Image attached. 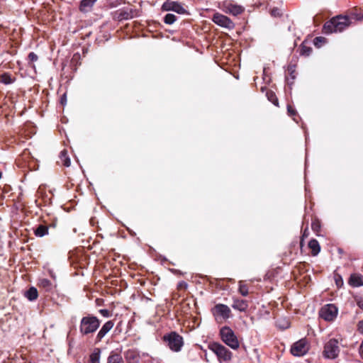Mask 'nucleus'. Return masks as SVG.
<instances>
[{
    "instance_id": "obj_1",
    "label": "nucleus",
    "mask_w": 363,
    "mask_h": 363,
    "mask_svg": "<svg viewBox=\"0 0 363 363\" xmlns=\"http://www.w3.org/2000/svg\"><path fill=\"white\" fill-rule=\"evenodd\" d=\"M350 16H337L327 21L323 27V33L328 35L333 33H340L350 24Z\"/></svg>"
},
{
    "instance_id": "obj_2",
    "label": "nucleus",
    "mask_w": 363,
    "mask_h": 363,
    "mask_svg": "<svg viewBox=\"0 0 363 363\" xmlns=\"http://www.w3.org/2000/svg\"><path fill=\"white\" fill-rule=\"evenodd\" d=\"M101 324L100 320L95 315L88 314L82 318L79 323V333L83 336L94 333Z\"/></svg>"
},
{
    "instance_id": "obj_3",
    "label": "nucleus",
    "mask_w": 363,
    "mask_h": 363,
    "mask_svg": "<svg viewBox=\"0 0 363 363\" xmlns=\"http://www.w3.org/2000/svg\"><path fill=\"white\" fill-rule=\"evenodd\" d=\"M162 339L172 352H179L182 350L184 345V339L177 332L172 331L167 333L163 336Z\"/></svg>"
},
{
    "instance_id": "obj_4",
    "label": "nucleus",
    "mask_w": 363,
    "mask_h": 363,
    "mask_svg": "<svg viewBox=\"0 0 363 363\" xmlns=\"http://www.w3.org/2000/svg\"><path fill=\"white\" fill-rule=\"evenodd\" d=\"M220 336L222 341L233 350L239 348L240 343L234 331L228 326L220 329Z\"/></svg>"
},
{
    "instance_id": "obj_5",
    "label": "nucleus",
    "mask_w": 363,
    "mask_h": 363,
    "mask_svg": "<svg viewBox=\"0 0 363 363\" xmlns=\"http://www.w3.org/2000/svg\"><path fill=\"white\" fill-rule=\"evenodd\" d=\"M208 349L216 355L220 363L228 362L232 358V352L220 343L211 342Z\"/></svg>"
},
{
    "instance_id": "obj_6",
    "label": "nucleus",
    "mask_w": 363,
    "mask_h": 363,
    "mask_svg": "<svg viewBox=\"0 0 363 363\" xmlns=\"http://www.w3.org/2000/svg\"><path fill=\"white\" fill-rule=\"evenodd\" d=\"M340 353L339 342L337 340L332 338L324 346L323 357L326 359H334Z\"/></svg>"
},
{
    "instance_id": "obj_7",
    "label": "nucleus",
    "mask_w": 363,
    "mask_h": 363,
    "mask_svg": "<svg viewBox=\"0 0 363 363\" xmlns=\"http://www.w3.org/2000/svg\"><path fill=\"white\" fill-rule=\"evenodd\" d=\"M338 308L335 305L328 303L323 306L319 311V316L325 321H333L337 315Z\"/></svg>"
},
{
    "instance_id": "obj_8",
    "label": "nucleus",
    "mask_w": 363,
    "mask_h": 363,
    "mask_svg": "<svg viewBox=\"0 0 363 363\" xmlns=\"http://www.w3.org/2000/svg\"><path fill=\"white\" fill-rule=\"evenodd\" d=\"M219 8L225 13L236 16L241 14L245 9L242 6L233 3V1H222L219 4Z\"/></svg>"
},
{
    "instance_id": "obj_9",
    "label": "nucleus",
    "mask_w": 363,
    "mask_h": 363,
    "mask_svg": "<svg viewBox=\"0 0 363 363\" xmlns=\"http://www.w3.org/2000/svg\"><path fill=\"white\" fill-rule=\"evenodd\" d=\"M140 10L135 9L133 6L128 5L116 11L117 18L119 21L128 20L140 16Z\"/></svg>"
},
{
    "instance_id": "obj_10",
    "label": "nucleus",
    "mask_w": 363,
    "mask_h": 363,
    "mask_svg": "<svg viewBox=\"0 0 363 363\" xmlns=\"http://www.w3.org/2000/svg\"><path fill=\"white\" fill-rule=\"evenodd\" d=\"M212 21L216 25L228 30H233L235 28V23L228 17L219 13L213 14Z\"/></svg>"
},
{
    "instance_id": "obj_11",
    "label": "nucleus",
    "mask_w": 363,
    "mask_h": 363,
    "mask_svg": "<svg viewBox=\"0 0 363 363\" xmlns=\"http://www.w3.org/2000/svg\"><path fill=\"white\" fill-rule=\"evenodd\" d=\"M162 11H174L178 14H189L184 6L178 1H164L162 6Z\"/></svg>"
},
{
    "instance_id": "obj_12",
    "label": "nucleus",
    "mask_w": 363,
    "mask_h": 363,
    "mask_svg": "<svg viewBox=\"0 0 363 363\" xmlns=\"http://www.w3.org/2000/svg\"><path fill=\"white\" fill-rule=\"evenodd\" d=\"M308 351L306 342L305 340H300L295 342L291 348V352L294 356H303Z\"/></svg>"
},
{
    "instance_id": "obj_13",
    "label": "nucleus",
    "mask_w": 363,
    "mask_h": 363,
    "mask_svg": "<svg viewBox=\"0 0 363 363\" xmlns=\"http://www.w3.org/2000/svg\"><path fill=\"white\" fill-rule=\"evenodd\" d=\"M113 326L114 323L113 320H108L106 322L98 332L95 337V343L100 342Z\"/></svg>"
},
{
    "instance_id": "obj_14",
    "label": "nucleus",
    "mask_w": 363,
    "mask_h": 363,
    "mask_svg": "<svg viewBox=\"0 0 363 363\" xmlns=\"http://www.w3.org/2000/svg\"><path fill=\"white\" fill-rule=\"evenodd\" d=\"M214 315H219L223 319H227L230 317V308L224 304H216L213 308Z\"/></svg>"
},
{
    "instance_id": "obj_15",
    "label": "nucleus",
    "mask_w": 363,
    "mask_h": 363,
    "mask_svg": "<svg viewBox=\"0 0 363 363\" xmlns=\"http://www.w3.org/2000/svg\"><path fill=\"white\" fill-rule=\"evenodd\" d=\"M34 235L38 238H43L48 235L49 228L46 225L39 224L33 228Z\"/></svg>"
},
{
    "instance_id": "obj_16",
    "label": "nucleus",
    "mask_w": 363,
    "mask_h": 363,
    "mask_svg": "<svg viewBox=\"0 0 363 363\" xmlns=\"http://www.w3.org/2000/svg\"><path fill=\"white\" fill-rule=\"evenodd\" d=\"M125 358L128 363H138L140 355L138 352L133 350H128L125 353Z\"/></svg>"
},
{
    "instance_id": "obj_17",
    "label": "nucleus",
    "mask_w": 363,
    "mask_h": 363,
    "mask_svg": "<svg viewBox=\"0 0 363 363\" xmlns=\"http://www.w3.org/2000/svg\"><path fill=\"white\" fill-rule=\"evenodd\" d=\"M349 284L353 287L363 286V276L359 274H351L349 279Z\"/></svg>"
},
{
    "instance_id": "obj_18",
    "label": "nucleus",
    "mask_w": 363,
    "mask_h": 363,
    "mask_svg": "<svg viewBox=\"0 0 363 363\" xmlns=\"http://www.w3.org/2000/svg\"><path fill=\"white\" fill-rule=\"evenodd\" d=\"M38 286L45 291H50L53 287L52 282L49 279L45 278L40 279L38 280Z\"/></svg>"
},
{
    "instance_id": "obj_19",
    "label": "nucleus",
    "mask_w": 363,
    "mask_h": 363,
    "mask_svg": "<svg viewBox=\"0 0 363 363\" xmlns=\"http://www.w3.org/2000/svg\"><path fill=\"white\" fill-rule=\"evenodd\" d=\"M232 306L240 311H245L248 307V303L245 300H235Z\"/></svg>"
},
{
    "instance_id": "obj_20",
    "label": "nucleus",
    "mask_w": 363,
    "mask_h": 363,
    "mask_svg": "<svg viewBox=\"0 0 363 363\" xmlns=\"http://www.w3.org/2000/svg\"><path fill=\"white\" fill-rule=\"evenodd\" d=\"M308 247L311 249L312 255L316 256L320 251L319 242L315 239H312L308 242Z\"/></svg>"
},
{
    "instance_id": "obj_21",
    "label": "nucleus",
    "mask_w": 363,
    "mask_h": 363,
    "mask_svg": "<svg viewBox=\"0 0 363 363\" xmlns=\"http://www.w3.org/2000/svg\"><path fill=\"white\" fill-rule=\"evenodd\" d=\"M107 363H124L121 355L116 352H111L107 359Z\"/></svg>"
},
{
    "instance_id": "obj_22",
    "label": "nucleus",
    "mask_w": 363,
    "mask_h": 363,
    "mask_svg": "<svg viewBox=\"0 0 363 363\" xmlns=\"http://www.w3.org/2000/svg\"><path fill=\"white\" fill-rule=\"evenodd\" d=\"M38 295V290L34 286L30 287L25 293V296L30 301H35Z\"/></svg>"
},
{
    "instance_id": "obj_23",
    "label": "nucleus",
    "mask_w": 363,
    "mask_h": 363,
    "mask_svg": "<svg viewBox=\"0 0 363 363\" xmlns=\"http://www.w3.org/2000/svg\"><path fill=\"white\" fill-rule=\"evenodd\" d=\"M101 350L95 348L89 356V363H100Z\"/></svg>"
},
{
    "instance_id": "obj_24",
    "label": "nucleus",
    "mask_w": 363,
    "mask_h": 363,
    "mask_svg": "<svg viewBox=\"0 0 363 363\" xmlns=\"http://www.w3.org/2000/svg\"><path fill=\"white\" fill-rule=\"evenodd\" d=\"M81 4H80V6H79V9L82 12H84V13H86L88 11H89L95 1H80Z\"/></svg>"
},
{
    "instance_id": "obj_25",
    "label": "nucleus",
    "mask_w": 363,
    "mask_h": 363,
    "mask_svg": "<svg viewBox=\"0 0 363 363\" xmlns=\"http://www.w3.org/2000/svg\"><path fill=\"white\" fill-rule=\"evenodd\" d=\"M0 82L8 85L13 83L14 79L11 77L10 74L5 72L0 76Z\"/></svg>"
},
{
    "instance_id": "obj_26",
    "label": "nucleus",
    "mask_w": 363,
    "mask_h": 363,
    "mask_svg": "<svg viewBox=\"0 0 363 363\" xmlns=\"http://www.w3.org/2000/svg\"><path fill=\"white\" fill-rule=\"evenodd\" d=\"M266 96L269 101H271L274 105L279 106V101L274 92L272 91H267Z\"/></svg>"
},
{
    "instance_id": "obj_27",
    "label": "nucleus",
    "mask_w": 363,
    "mask_h": 363,
    "mask_svg": "<svg viewBox=\"0 0 363 363\" xmlns=\"http://www.w3.org/2000/svg\"><path fill=\"white\" fill-rule=\"evenodd\" d=\"M277 326L281 330H286L290 327V323L285 318L279 319L277 321Z\"/></svg>"
},
{
    "instance_id": "obj_28",
    "label": "nucleus",
    "mask_w": 363,
    "mask_h": 363,
    "mask_svg": "<svg viewBox=\"0 0 363 363\" xmlns=\"http://www.w3.org/2000/svg\"><path fill=\"white\" fill-rule=\"evenodd\" d=\"M177 18L175 15L172 13H167L164 16L163 21L166 24L172 25L177 21Z\"/></svg>"
},
{
    "instance_id": "obj_29",
    "label": "nucleus",
    "mask_w": 363,
    "mask_h": 363,
    "mask_svg": "<svg viewBox=\"0 0 363 363\" xmlns=\"http://www.w3.org/2000/svg\"><path fill=\"white\" fill-rule=\"evenodd\" d=\"M312 52V48L302 43L300 48V54L301 55L309 56Z\"/></svg>"
},
{
    "instance_id": "obj_30",
    "label": "nucleus",
    "mask_w": 363,
    "mask_h": 363,
    "mask_svg": "<svg viewBox=\"0 0 363 363\" xmlns=\"http://www.w3.org/2000/svg\"><path fill=\"white\" fill-rule=\"evenodd\" d=\"M325 43L326 39L321 36L315 37L313 40V44L317 48H320Z\"/></svg>"
},
{
    "instance_id": "obj_31",
    "label": "nucleus",
    "mask_w": 363,
    "mask_h": 363,
    "mask_svg": "<svg viewBox=\"0 0 363 363\" xmlns=\"http://www.w3.org/2000/svg\"><path fill=\"white\" fill-rule=\"evenodd\" d=\"M239 292L243 296H247L249 294L247 286L243 284L242 281L239 282Z\"/></svg>"
},
{
    "instance_id": "obj_32",
    "label": "nucleus",
    "mask_w": 363,
    "mask_h": 363,
    "mask_svg": "<svg viewBox=\"0 0 363 363\" xmlns=\"http://www.w3.org/2000/svg\"><path fill=\"white\" fill-rule=\"evenodd\" d=\"M270 14L274 18L280 17L282 15V11L279 8L274 7L271 9Z\"/></svg>"
},
{
    "instance_id": "obj_33",
    "label": "nucleus",
    "mask_w": 363,
    "mask_h": 363,
    "mask_svg": "<svg viewBox=\"0 0 363 363\" xmlns=\"http://www.w3.org/2000/svg\"><path fill=\"white\" fill-rule=\"evenodd\" d=\"M350 18L354 19L357 21H362V20H363V13L361 14V13H357V11H352L350 13Z\"/></svg>"
},
{
    "instance_id": "obj_34",
    "label": "nucleus",
    "mask_w": 363,
    "mask_h": 363,
    "mask_svg": "<svg viewBox=\"0 0 363 363\" xmlns=\"http://www.w3.org/2000/svg\"><path fill=\"white\" fill-rule=\"evenodd\" d=\"M311 228L315 232H318L320 230V223L318 220H315L311 223Z\"/></svg>"
},
{
    "instance_id": "obj_35",
    "label": "nucleus",
    "mask_w": 363,
    "mask_h": 363,
    "mask_svg": "<svg viewBox=\"0 0 363 363\" xmlns=\"http://www.w3.org/2000/svg\"><path fill=\"white\" fill-rule=\"evenodd\" d=\"M288 71L290 73V76L291 79L294 80L295 79L294 72H295V65H289L288 67Z\"/></svg>"
},
{
    "instance_id": "obj_36",
    "label": "nucleus",
    "mask_w": 363,
    "mask_h": 363,
    "mask_svg": "<svg viewBox=\"0 0 363 363\" xmlns=\"http://www.w3.org/2000/svg\"><path fill=\"white\" fill-rule=\"evenodd\" d=\"M28 58L30 62H35L38 60V57L35 53L31 52L28 54Z\"/></svg>"
},
{
    "instance_id": "obj_37",
    "label": "nucleus",
    "mask_w": 363,
    "mask_h": 363,
    "mask_svg": "<svg viewBox=\"0 0 363 363\" xmlns=\"http://www.w3.org/2000/svg\"><path fill=\"white\" fill-rule=\"evenodd\" d=\"M99 313L102 316L106 318H108L111 315V312L108 309H100Z\"/></svg>"
},
{
    "instance_id": "obj_38",
    "label": "nucleus",
    "mask_w": 363,
    "mask_h": 363,
    "mask_svg": "<svg viewBox=\"0 0 363 363\" xmlns=\"http://www.w3.org/2000/svg\"><path fill=\"white\" fill-rule=\"evenodd\" d=\"M287 112L288 114L291 116L296 115V111L291 106L287 105Z\"/></svg>"
},
{
    "instance_id": "obj_39",
    "label": "nucleus",
    "mask_w": 363,
    "mask_h": 363,
    "mask_svg": "<svg viewBox=\"0 0 363 363\" xmlns=\"http://www.w3.org/2000/svg\"><path fill=\"white\" fill-rule=\"evenodd\" d=\"M357 330L359 334L363 335V319L358 322Z\"/></svg>"
},
{
    "instance_id": "obj_40",
    "label": "nucleus",
    "mask_w": 363,
    "mask_h": 363,
    "mask_svg": "<svg viewBox=\"0 0 363 363\" xmlns=\"http://www.w3.org/2000/svg\"><path fill=\"white\" fill-rule=\"evenodd\" d=\"M62 162H63V164L65 166V167H69L70 164H71V161H70V158L69 157V156H66V158H65L64 160H62Z\"/></svg>"
},
{
    "instance_id": "obj_41",
    "label": "nucleus",
    "mask_w": 363,
    "mask_h": 363,
    "mask_svg": "<svg viewBox=\"0 0 363 363\" xmlns=\"http://www.w3.org/2000/svg\"><path fill=\"white\" fill-rule=\"evenodd\" d=\"M60 103L62 105H65L67 104V95L66 94H64L60 97Z\"/></svg>"
},
{
    "instance_id": "obj_42",
    "label": "nucleus",
    "mask_w": 363,
    "mask_h": 363,
    "mask_svg": "<svg viewBox=\"0 0 363 363\" xmlns=\"http://www.w3.org/2000/svg\"><path fill=\"white\" fill-rule=\"evenodd\" d=\"M335 283L337 286H340L343 284V281L341 277H339L338 278L335 279Z\"/></svg>"
},
{
    "instance_id": "obj_43",
    "label": "nucleus",
    "mask_w": 363,
    "mask_h": 363,
    "mask_svg": "<svg viewBox=\"0 0 363 363\" xmlns=\"http://www.w3.org/2000/svg\"><path fill=\"white\" fill-rule=\"evenodd\" d=\"M66 156H68L67 155V150H62L61 152H60V158L61 160H64L65 158H66Z\"/></svg>"
},
{
    "instance_id": "obj_44",
    "label": "nucleus",
    "mask_w": 363,
    "mask_h": 363,
    "mask_svg": "<svg viewBox=\"0 0 363 363\" xmlns=\"http://www.w3.org/2000/svg\"><path fill=\"white\" fill-rule=\"evenodd\" d=\"M359 353L360 357L363 359V341L361 342L359 348Z\"/></svg>"
},
{
    "instance_id": "obj_45",
    "label": "nucleus",
    "mask_w": 363,
    "mask_h": 363,
    "mask_svg": "<svg viewBox=\"0 0 363 363\" xmlns=\"http://www.w3.org/2000/svg\"><path fill=\"white\" fill-rule=\"evenodd\" d=\"M179 286H184V288L187 287V284L185 281H182L179 283Z\"/></svg>"
},
{
    "instance_id": "obj_46",
    "label": "nucleus",
    "mask_w": 363,
    "mask_h": 363,
    "mask_svg": "<svg viewBox=\"0 0 363 363\" xmlns=\"http://www.w3.org/2000/svg\"><path fill=\"white\" fill-rule=\"evenodd\" d=\"M305 163H306V164H305V165H306V166H307V157H306Z\"/></svg>"
},
{
    "instance_id": "obj_47",
    "label": "nucleus",
    "mask_w": 363,
    "mask_h": 363,
    "mask_svg": "<svg viewBox=\"0 0 363 363\" xmlns=\"http://www.w3.org/2000/svg\"><path fill=\"white\" fill-rule=\"evenodd\" d=\"M359 306L361 308H363V304H359Z\"/></svg>"
}]
</instances>
